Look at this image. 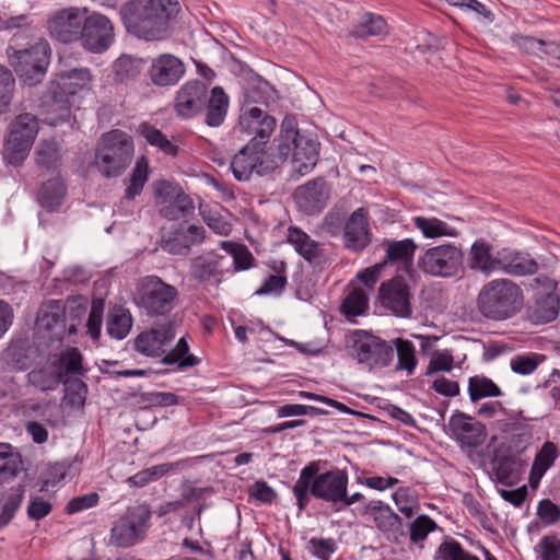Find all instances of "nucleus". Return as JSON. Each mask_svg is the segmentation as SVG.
I'll use <instances>...</instances> for the list:
<instances>
[{"label": "nucleus", "instance_id": "33", "mask_svg": "<svg viewBox=\"0 0 560 560\" xmlns=\"http://www.w3.org/2000/svg\"><path fill=\"white\" fill-rule=\"evenodd\" d=\"M469 267L489 276L499 270L498 253L493 256L488 243L482 240L476 241L470 249Z\"/></svg>", "mask_w": 560, "mask_h": 560}, {"label": "nucleus", "instance_id": "27", "mask_svg": "<svg viewBox=\"0 0 560 560\" xmlns=\"http://www.w3.org/2000/svg\"><path fill=\"white\" fill-rule=\"evenodd\" d=\"M61 301H51L43 307L36 319L39 330L47 331L51 340H62L68 335Z\"/></svg>", "mask_w": 560, "mask_h": 560}, {"label": "nucleus", "instance_id": "8", "mask_svg": "<svg viewBox=\"0 0 560 560\" xmlns=\"http://www.w3.org/2000/svg\"><path fill=\"white\" fill-rule=\"evenodd\" d=\"M347 348L349 354L370 371L389 365L394 358V348L390 343L365 330L353 331Z\"/></svg>", "mask_w": 560, "mask_h": 560}, {"label": "nucleus", "instance_id": "52", "mask_svg": "<svg viewBox=\"0 0 560 560\" xmlns=\"http://www.w3.org/2000/svg\"><path fill=\"white\" fill-rule=\"evenodd\" d=\"M65 385V401L72 408H83L88 394V385L80 378L61 382Z\"/></svg>", "mask_w": 560, "mask_h": 560}, {"label": "nucleus", "instance_id": "16", "mask_svg": "<svg viewBox=\"0 0 560 560\" xmlns=\"http://www.w3.org/2000/svg\"><path fill=\"white\" fill-rule=\"evenodd\" d=\"M381 304L394 315L408 318L412 314L411 291L406 279L397 276L383 282L378 290Z\"/></svg>", "mask_w": 560, "mask_h": 560}, {"label": "nucleus", "instance_id": "18", "mask_svg": "<svg viewBox=\"0 0 560 560\" xmlns=\"http://www.w3.org/2000/svg\"><path fill=\"white\" fill-rule=\"evenodd\" d=\"M448 429L462 450L476 448L483 444L487 438L486 425L460 411L452 415Z\"/></svg>", "mask_w": 560, "mask_h": 560}, {"label": "nucleus", "instance_id": "49", "mask_svg": "<svg viewBox=\"0 0 560 560\" xmlns=\"http://www.w3.org/2000/svg\"><path fill=\"white\" fill-rule=\"evenodd\" d=\"M397 352V365L396 370L406 371L409 375L413 373L417 359L416 349L411 341L401 338L393 340Z\"/></svg>", "mask_w": 560, "mask_h": 560}, {"label": "nucleus", "instance_id": "6", "mask_svg": "<svg viewBox=\"0 0 560 560\" xmlns=\"http://www.w3.org/2000/svg\"><path fill=\"white\" fill-rule=\"evenodd\" d=\"M133 156V142L126 132L115 129L105 133L96 151V165L105 177L119 176Z\"/></svg>", "mask_w": 560, "mask_h": 560}, {"label": "nucleus", "instance_id": "21", "mask_svg": "<svg viewBox=\"0 0 560 560\" xmlns=\"http://www.w3.org/2000/svg\"><path fill=\"white\" fill-rule=\"evenodd\" d=\"M288 242L313 267L324 269L329 264L325 245L312 240L299 228L288 230Z\"/></svg>", "mask_w": 560, "mask_h": 560}, {"label": "nucleus", "instance_id": "14", "mask_svg": "<svg viewBox=\"0 0 560 560\" xmlns=\"http://www.w3.org/2000/svg\"><path fill=\"white\" fill-rule=\"evenodd\" d=\"M276 126L277 120L273 116L258 107H252L241 114L236 130L249 138L247 143L256 142L267 149Z\"/></svg>", "mask_w": 560, "mask_h": 560}, {"label": "nucleus", "instance_id": "28", "mask_svg": "<svg viewBox=\"0 0 560 560\" xmlns=\"http://www.w3.org/2000/svg\"><path fill=\"white\" fill-rule=\"evenodd\" d=\"M368 509L373 513L376 527L395 542L405 535L400 517L384 502L371 501Z\"/></svg>", "mask_w": 560, "mask_h": 560}, {"label": "nucleus", "instance_id": "9", "mask_svg": "<svg viewBox=\"0 0 560 560\" xmlns=\"http://www.w3.org/2000/svg\"><path fill=\"white\" fill-rule=\"evenodd\" d=\"M279 159H291L292 170L299 175L308 174L317 164L319 143L292 130L284 133V143L278 144Z\"/></svg>", "mask_w": 560, "mask_h": 560}, {"label": "nucleus", "instance_id": "7", "mask_svg": "<svg viewBox=\"0 0 560 560\" xmlns=\"http://www.w3.org/2000/svg\"><path fill=\"white\" fill-rule=\"evenodd\" d=\"M90 81L88 69H73L62 74L51 90V98L47 103L45 121L51 126L69 119L71 115L70 97L74 96Z\"/></svg>", "mask_w": 560, "mask_h": 560}, {"label": "nucleus", "instance_id": "59", "mask_svg": "<svg viewBox=\"0 0 560 560\" xmlns=\"http://www.w3.org/2000/svg\"><path fill=\"white\" fill-rule=\"evenodd\" d=\"M442 560H479L478 557L464 550L456 540L443 541L439 547Z\"/></svg>", "mask_w": 560, "mask_h": 560}, {"label": "nucleus", "instance_id": "64", "mask_svg": "<svg viewBox=\"0 0 560 560\" xmlns=\"http://www.w3.org/2000/svg\"><path fill=\"white\" fill-rule=\"evenodd\" d=\"M454 358L448 351H438L435 352L428 365L427 375H431L433 373L443 371L450 372L453 369Z\"/></svg>", "mask_w": 560, "mask_h": 560}, {"label": "nucleus", "instance_id": "19", "mask_svg": "<svg viewBox=\"0 0 560 560\" xmlns=\"http://www.w3.org/2000/svg\"><path fill=\"white\" fill-rule=\"evenodd\" d=\"M174 327V320H166L159 327L142 331L133 340L135 350L145 357H162L165 354V346L175 338Z\"/></svg>", "mask_w": 560, "mask_h": 560}, {"label": "nucleus", "instance_id": "50", "mask_svg": "<svg viewBox=\"0 0 560 560\" xmlns=\"http://www.w3.org/2000/svg\"><path fill=\"white\" fill-rule=\"evenodd\" d=\"M68 335H74L86 314V304L79 299H69L62 304Z\"/></svg>", "mask_w": 560, "mask_h": 560}, {"label": "nucleus", "instance_id": "1", "mask_svg": "<svg viewBox=\"0 0 560 560\" xmlns=\"http://www.w3.org/2000/svg\"><path fill=\"white\" fill-rule=\"evenodd\" d=\"M30 18L24 14L1 19L0 31H19L13 34L12 43L8 46L5 52L19 78L25 84L34 86L40 83L46 75L50 63L51 48L47 39L43 37L27 43L26 47H21L18 43V36L21 33L25 37H30Z\"/></svg>", "mask_w": 560, "mask_h": 560}, {"label": "nucleus", "instance_id": "51", "mask_svg": "<svg viewBox=\"0 0 560 560\" xmlns=\"http://www.w3.org/2000/svg\"><path fill=\"white\" fill-rule=\"evenodd\" d=\"M148 180V162L142 156L136 163V166L130 175L129 185L125 191V199L132 200L139 196Z\"/></svg>", "mask_w": 560, "mask_h": 560}, {"label": "nucleus", "instance_id": "23", "mask_svg": "<svg viewBox=\"0 0 560 560\" xmlns=\"http://www.w3.org/2000/svg\"><path fill=\"white\" fill-rule=\"evenodd\" d=\"M207 100V86L200 81H189L177 92L175 109L178 116L189 118L198 114Z\"/></svg>", "mask_w": 560, "mask_h": 560}, {"label": "nucleus", "instance_id": "3", "mask_svg": "<svg viewBox=\"0 0 560 560\" xmlns=\"http://www.w3.org/2000/svg\"><path fill=\"white\" fill-rule=\"evenodd\" d=\"M320 463L311 462L300 471L292 491L300 511H304L310 503V495L331 504L340 511L339 502L348 489V475L345 470L332 469L319 474Z\"/></svg>", "mask_w": 560, "mask_h": 560}, {"label": "nucleus", "instance_id": "57", "mask_svg": "<svg viewBox=\"0 0 560 560\" xmlns=\"http://www.w3.org/2000/svg\"><path fill=\"white\" fill-rule=\"evenodd\" d=\"M18 459L11 451V445L0 443V482H3L16 475Z\"/></svg>", "mask_w": 560, "mask_h": 560}, {"label": "nucleus", "instance_id": "55", "mask_svg": "<svg viewBox=\"0 0 560 560\" xmlns=\"http://www.w3.org/2000/svg\"><path fill=\"white\" fill-rule=\"evenodd\" d=\"M368 305L369 298L366 293L360 288H354L343 300L341 304V311L347 316H358L365 312Z\"/></svg>", "mask_w": 560, "mask_h": 560}, {"label": "nucleus", "instance_id": "37", "mask_svg": "<svg viewBox=\"0 0 560 560\" xmlns=\"http://www.w3.org/2000/svg\"><path fill=\"white\" fill-rule=\"evenodd\" d=\"M387 33V23L381 15L366 13L361 22L352 28L350 35L365 39L371 36L383 38Z\"/></svg>", "mask_w": 560, "mask_h": 560}, {"label": "nucleus", "instance_id": "63", "mask_svg": "<svg viewBox=\"0 0 560 560\" xmlns=\"http://www.w3.org/2000/svg\"><path fill=\"white\" fill-rule=\"evenodd\" d=\"M104 311V302L102 300L93 301L88 317V331L92 338L96 339L101 335L102 317Z\"/></svg>", "mask_w": 560, "mask_h": 560}, {"label": "nucleus", "instance_id": "60", "mask_svg": "<svg viewBox=\"0 0 560 560\" xmlns=\"http://www.w3.org/2000/svg\"><path fill=\"white\" fill-rule=\"evenodd\" d=\"M183 192V189L178 185L167 180H160L154 184V196L159 210Z\"/></svg>", "mask_w": 560, "mask_h": 560}, {"label": "nucleus", "instance_id": "44", "mask_svg": "<svg viewBox=\"0 0 560 560\" xmlns=\"http://www.w3.org/2000/svg\"><path fill=\"white\" fill-rule=\"evenodd\" d=\"M188 351L189 346L186 339L182 337L175 348L163 354L161 362L166 365L177 364L179 369H186L199 364L200 360L196 355L189 354Z\"/></svg>", "mask_w": 560, "mask_h": 560}, {"label": "nucleus", "instance_id": "12", "mask_svg": "<svg viewBox=\"0 0 560 560\" xmlns=\"http://www.w3.org/2000/svg\"><path fill=\"white\" fill-rule=\"evenodd\" d=\"M38 132V120L30 113L20 114L10 126L7 140V159L11 164H20L26 158Z\"/></svg>", "mask_w": 560, "mask_h": 560}, {"label": "nucleus", "instance_id": "40", "mask_svg": "<svg viewBox=\"0 0 560 560\" xmlns=\"http://www.w3.org/2000/svg\"><path fill=\"white\" fill-rule=\"evenodd\" d=\"M144 68L141 59L122 55L113 65L115 80L120 83H129L140 75Z\"/></svg>", "mask_w": 560, "mask_h": 560}, {"label": "nucleus", "instance_id": "36", "mask_svg": "<svg viewBox=\"0 0 560 560\" xmlns=\"http://www.w3.org/2000/svg\"><path fill=\"white\" fill-rule=\"evenodd\" d=\"M66 187L59 177L43 183L38 191V201L47 211H55L62 202Z\"/></svg>", "mask_w": 560, "mask_h": 560}, {"label": "nucleus", "instance_id": "11", "mask_svg": "<svg viewBox=\"0 0 560 560\" xmlns=\"http://www.w3.org/2000/svg\"><path fill=\"white\" fill-rule=\"evenodd\" d=\"M463 252L452 244L430 247L419 256L418 268L432 277L450 278L458 273L463 266Z\"/></svg>", "mask_w": 560, "mask_h": 560}, {"label": "nucleus", "instance_id": "62", "mask_svg": "<svg viewBox=\"0 0 560 560\" xmlns=\"http://www.w3.org/2000/svg\"><path fill=\"white\" fill-rule=\"evenodd\" d=\"M310 552L320 559L329 560L336 551V542L332 538H311L308 541Z\"/></svg>", "mask_w": 560, "mask_h": 560}, {"label": "nucleus", "instance_id": "32", "mask_svg": "<svg viewBox=\"0 0 560 560\" xmlns=\"http://www.w3.org/2000/svg\"><path fill=\"white\" fill-rule=\"evenodd\" d=\"M559 457V450L552 442H545L534 458L529 472V485L533 489L538 488L542 476L555 464Z\"/></svg>", "mask_w": 560, "mask_h": 560}, {"label": "nucleus", "instance_id": "41", "mask_svg": "<svg viewBox=\"0 0 560 560\" xmlns=\"http://www.w3.org/2000/svg\"><path fill=\"white\" fill-rule=\"evenodd\" d=\"M412 222L422 235L428 238L457 235L456 229L438 218L415 217Z\"/></svg>", "mask_w": 560, "mask_h": 560}, {"label": "nucleus", "instance_id": "20", "mask_svg": "<svg viewBox=\"0 0 560 560\" xmlns=\"http://www.w3.org/2000/svg\"><path fill=\"white\" fill-rule=\"evenodd\" d=\"M330 198V188L323 177L308 180L294 192L298 207L307 214L320 212Z\"/></svg>", "mask_w": 560, "mask_h": 560}, {"label": "nucleus", "instance_id": "22", "mask_svg": "<svg viewBox=\"0 0 560 560\" xmlns=\"http://www.w3.org/2000/svg\"><path fill=\"white\" fill-rule=\"evenodd\" d=\"M205 229L201 225L190 224L185 228L183 224L173 231L167 238L162 241V248L172 255L189 254L191 246L199 245L205 240Z\"/></svg>", "mask_w": 560, "mask_h": 560}, {"label": "nucleus", "instance_id": "29", "mask_svg": "<svg viewBox=\"0 0 560 560\" xmlns=\"http://www.w3.org/2000/svg\"><path fill=\"white\" fill-rule=\"evenodd\" d=\"M499 270L512 276L534 275L538 265L529 254L520 253L509 248L498 250Z\"/></svg>", "mask_w": 560, "mask_h": 560}, {"label": "nucleus", "instance_id": "4", "mask_svg": "<svg viewBox=\"0 0 560 560\" xmlns=\"http://www.w3.org/2000/svg\"><path fill=\"white\" fill-rule=\"evenodd\" d=\"M524 304L522 288L510 279L487 282L477 296V308L492 320H506L517 315Z\"/></svg>", "mask_w": 560, "mask_h": 560}, {"label": "nucleus", "instance_id": "5", "mask_svg": "<svg viewBox=\"0 0 560 560\" xmlns=\"http://www.w3.org/2000/svg\"><path fill=\"white\" fill-rule=\"evenodd\" d=\"M178 290L158 276H147L137 287V305L150 317L172 320L170 314L177 306Z\"/></svg>", "mask_w": 560, "mask_h": 560}, {"label": "nucleus", "instance_id": "61", "mask_svg": "<svg viewBox=\"0 0 560 560\" xmlns=\"http://www.w3.org/2000/svg\"><path fill=\"white\" fill-rule=\"evenodd\" d=\"M435 527V522L428 515L418 516L410 524V540L415 544L424 540L429 533L433 532Z\"/></svg>", "mask_w": 560, "mask_h": 560}, {"label": "nucleus", "instance_id": "34", "mask_svg": "<svg viewBox=\"0 0 560 560\" xmlns=\"http://www.w3.org/2000/svg\"><path fill=\"white\" fill-rule=\"evenodd\" d=\"M559 308V296L556 293H546L536 299L529 310V317L535 323H549L558 316Z\"/></svg>", "mask_w": 560, "mask_h": 560}, {"label": "nucleus", "instance_id": "53", "mask_svg": "<svg viewBox=\"0 0 560 560\" xmlns=\"http://www.w3.org/2000/svg\"><path fill=\"white\" fill-rule=\"evenodd\" d=\"M220 246L233 257L234 270H246L253 266L254 257L245 245L223 241Z\"/></svg>", "mask_w": 560, "mask_h": 560}, {"label": "nucleus", "instance_id": "46", "mask_svg": "<svg viewBox=\"0 0 560 560\" xmlns=\"http://www.w3.org/2000/svg\"><path fill=\"white\" fill-rule=\"evenodd\" d=\"M132 318L128 310L114 308L107 319V332L115 339H124L130 331Z\"/></svg>", "mask_w": 560, "mask_h": 560}, {"label": "nucleus", "instance_id": "25", "mask_svg": "<svg viewBox=\"0 0 560 560\" xmlns=\"http://www.w3.org/2000/svg\"><path fill=\"white\" fill-rule=\"evenodd\" d=\"M371 242V233L364 208L352 212L346 222L343 231V243L347 248L354 252L364 249Z\"/></svg>", "mask_w": 560, "mask_h": 560}, {"label": "nucleus", "instance_id": "30", "mask_svg": "<svg viewBox=\"0 0 560 560\" xmlns=\"http://www.w3.org/2000/svg\"><path fill=\"white\" fill-rule=\"evenodd\" d=\"M61 382L72 380L73 377L84 376L86 370L83 368V357L75 347H69L61 351L51 362Z\"/></svg>", "mask_w": 560, "mask_h": 560}, {"label": "nucleus", "instance_id": "24", "mask_svg": "<svg viewBox=\"0 0 560 560\" xmlns=\"http://www.w3.org/2000/svg\"><path fill=\"white\" fill-rule=\"evenodd\" d=\"M491 466L497 480L504 486H512L520 479L522 462L510 448H495Z\"/></svg>", "mask_w": 560, "mask_h": 560}, {"label": "nucleus", "instance_id": "2", "mask_svg": "<svg viewBox=\"0 0 560 560\" xmlns=\"http://www.w3.org/2000/svg\"><path fill=\"white\" fill-rule=\"evenodd\" d=\"M178 11L176 0H131L121 5L119 14L129 33L155 40L163 37Z\"/></svg>", "mask_w": 560, "mask_h": 560}, {"label": "nucleus", "instance_id": "38", "mask_svg": "<svg viewBox=\"0 0 560 560\" xmlns=\"http://www.w3.org/2000/svg\"><path fill=\"white\" fill-rule=\"evenodd\" d=\"M25 488L22 485L10 488L0 498V527L7 526L14 517L24 499Z\"/></svg>", "mask_w": 560, "mask_h": 560}, {"label": "nucleus", "instance_id": "58", "mask_svg": "<svg viewBox=\"0 0 560 560\" xmlns=\"http://www.w3.org/2000/svg\"><path fill=\"white\" fill-rule=\"evenodd\" d=\"M512 43L525 54L542 58L546 40L538 39L534 36H524L521 34H514L511 37Z\"/></svg>", "mask_w": 560, "mask_h": 560}, {"label": "nucleus", "instance_id": "39", "mask_svg": "<svg viewBox=\"0 0 560 560\" xmlns=\"http://www.w3.org/2000/svg\"><path fill=\"white\" fill-rule=\"evenodd\" d=\"M36 164L46 170H55L61 161V145L57 140H42L35 149Z\"/></svg>", "mask_w": 560, "mask_h": 560}, {"label": "nucleus", "instance_id": "42", "mask_svg": "<svg viewBox=\"0 0 560 560\" xmlns=\"http://www.w3.org/2000/svg\"><path fill=\"white\" fill-rule=\"evenodd\" d=\"M141 137L152 147L160 149L163 153L175 156L178 152L175 145L160 129L149 122H142L138 127Z\"/></svg>", "mask_w": 560, "mask_h": 560}, {"label": "nucleus", "instance_id": "13", "mask_svg": "<svg viewBox=\"0 0 560 560\" xmlns=\"http://www.w3.org/2000/svg\"><path fill=\"white\" fill-rule=\"evenodd\" d=\"M276 167L277 163L269 158L267 149L256 142L244 145L231 162L233 176L240 182L248 180L254 173L268 174Z\"/></svg>", "mask_w": 560, "mask_h": 560}, {"label": "nucleus", "instance_id": "47", "mask_svg": "<svg viewBox=\"0 0 560 560\" xmlns=\"http://www.w3.org/2000/svg\"><path fill=\"white\" fill-rule=\"evenodd\" d=\"M386 259L390 262L402 261L410 264L417 249L416 243L410 238L401 241H385Z\"/></svg>", "mask_w": 560, "mask_h": 560}, {"label": "nucleus", "instance_id": "26", "mask_svg": "<svg viewBox=\"0 0 560 560\" xmlns=\"http://www.w3.org/2000/svg\"><path fill=\"white\" fill-rule=\"evenodd\" d=\"M184 72V63L173 55L159 56L152 61L149 69L150 79L158 86L176 84Z\"/></svg>", "mask_w": 560, "mask_h": 560}, {"label": "nucleus", "instance_id": "54", "mask_svg": "<svg viewBox=\"0 0 560 560\" xmlns=\"http://www.w3.org/2000/svg\"><path fill=\"white\" fill-rule=\"evenodd\" d=\"M27 381L31 385L43 392L52 390L61 383L55 369L48 370L46 368L31 371L27 374Z\"/></svg>", "mask_w": 560, "mask_h": 560}, {"label": "nucleus", "instance_id": "35", "mask_svg": "<svg viewBox=\"0 0 560 560\" xmlns=\"http://www.w3.org/2000/svg\"><path fill=\"white\" fill-rule=\"evenodd\" d=\"M229 107V96L221 86H214L211 90V96L208 101L206 124L210 127L222 125L225 119Z\"/></svg>", "mask_w": 560, "mask_h": 560}, {"label": "nucleus", "instance_id": "43", "mask_svg": "<svg viewBox=\"0 0 560 560\" xmlns=\"http://www.w3.org/2000/svg\"><path fill=\"white\" fill-rule=\"evenodd\" d=\"M468 394L472 402L486 397H499L502 395L500 387L485 375H475L468 380Z\"/></svg>", "mask_w": 560, "mask_h": 560}, {"label": "nucleus", "instance_id": "31", "mask_svg": "<svg viewBox=\"0 0 560 560\" xmlns=\"http://www.w3.org/2000/svg\"><path fill=\"white\" fill-rule=\"evenodd\" d=\"M224 259L219 255L213 258L203 256L192 258L189 266L190 278L200 284L209 283L211 280L219 284L223 275L222 262Z\"/></svg>", "mask_w": 560, "mask_h": 560}, {"label": "nucleus", "instance_id": "17", "mask_svg": "<svg viewBox=\"0 0 560 560\" xmlns=\"http://www.w3.org/2000/svg\"><path fill=\"white\" fill-rule=\"evenodd\" d=\"M88 10L67 8L57 11L48 21V30L57 40L69 44L79 40Z\"/></svg>", "mask_w": 560, "mask_h": 560}, {"label": "nucleus", "instance_id": "45", "mask_svg": "<svg viewBox=\"0 0 560 560\" xmlns=\"http://www.w3.org/2000/svg\"><path fill=\"white\" fill-rule=\"evenodd\" d=\"M195 210L191 198L185 192L177 195L174 199L161 207L159 213L170 221L178 220L191 214Z\"/></svg>", "mask_w": 560, "mask_h": 560}, {"label": "nucleus", "instance_id": "48", "mask_svg": "<svg viewBox=\"0 0 560 560\" xmlns=\"http://www.w3.org/2000/svg\"><path fill=\"white\" fill-rule=\"evenodd\" d=\"M31 347L26 340L10 343L5 351L8 362L16 370L27 369L33 361Z\"/></svg>", "mask_w": 560, "mask_h": 560}, {"label": "nucleus", "instance_id": "15", "mask_svg": "<svg viewBox=\"0 0 560 560\" xmlns=\"http://www.w3.org/2000/svg\"><path fill=\"white\" fill-rule=\"evenodd\" d=\"M79 40L84 49L100 54L114 40V26L108 18L100 13L86 15Z\"/></svg>", "mask_w": 560, "mask_h": 560}, {"label": "nucleus", "instance_id": "10", "mask_svg": "<svg viewBox=\"0 0 560 560\" xmlns=\"http://www.w3.org/2000/svg\"><path fill=\"white\" fill-rule=\"evenodd\" d=\"M151 510L142 503L127 509L110 530V542L117 547H130L143 539L149 527Z\"/></svg>", "mask_w": 560, "mask_h": 560}, {"label": "nucleus", "instance_id": "56", "mask_svg": "<svg viewBox=\"0 0 560 560\" xmlns=\"http://www.w3.org/2000/svg\"><path fill=\"white\" fill-rule=\"evenodd\" d=\"M15 90V79L9 68L0 65V114L8 110Z\"/></svg>", "mask_w": 560, "mask_h": 560}]
</instances>
